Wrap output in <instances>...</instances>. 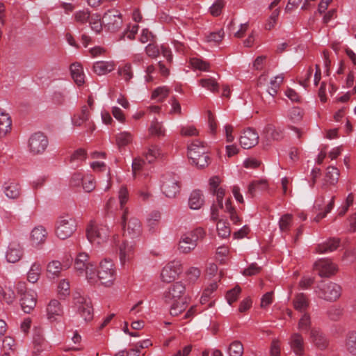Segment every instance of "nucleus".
Returning a JSON list of instances; mask_svg holds the SVG:
<instances>
[{"instance_id":"nucleus-1","label":"nucleus","mask_w":356,"mask_h":356,"mask_svg":"<svg viewBox=\"0 0 356 356\" xmlns=\"http://www.w3.org/2000/svg\"><path fill=\"white\" fill-rule=\"evenodd\" d=\"M74 268L79 275H85L91 284L97 283L96 266L89 259L86 252H80L74 260Z\"/></svg>"},{"instance_id":"nucleus-2","label":"nucleus","mask_w":356,"mask_h":356,"mask_svg":"<svg viewBox=\"0 0 356 356\" xmlns=\"http://www.w3.org/2000/svg\"><path fill=\"white\" fill-rule=\"evenodd\" d=\"M120 222L124 231L123 236L125 238L134 239L140 236L142 233L141 223L138 218L130 216L128 208L126 207L122 211Z\"/></svg>"},{"instance_id":"nucleus-3","label":"nucleus","mask_w":356,"mask_h":356,"mask_svg":"<svg viewBox=\"0 0 356 356\" xmlns=\"http://www.w3.org/2000/svg\"><path fill=\"white\" fill-rule=\"evenodd\" d=\"M75 220L69 215L59 216L55 223V234L58 238L65 240L70 238L76 230Z\"/></svg>"},{"instance_id":"nucleus-4","label":"nucleus","mask_w":356,"mask_h":356,"mask_svg":"<svg viewBox=\"0 0 356 356\" xmlns=\"http://www.w3.org/2000/svg\"><path fill=\"white\" fill-rule=\"evenodd\" d=\"M49 145L47 136L41 131L33 134L29 138L27 147L29 152L33 155L43 154Z\"/></svg>"},{"instance_id":"nucleus-5","label":"nucleus","mask_w":356,"mask_h":356,"mask_svg":"<svg viewBox=\"0 0 356 356\" xmlns=\"http://www.w3.org/2000/svg\"><path fill=\"white\" fill-rule=\"evenodd\" d=\"M114 264L111 260L104 259L101 261L97 271H96L97 282L101 284L108 286L113 284L115 278Z\"/></svg>"},{"instance_id":"nucleus-6","label":"nucleus","mask_w":356,"mask_h":356,"mask_svg":"<svg viewBox=\"0 0 356 356\" xmlns=\"http://www.w3.org/2000/svg\"><path fill=\"white\" fill-rule=\"evenodd\" d=\"M180 188V182L175 174L168 173L163 176L161 190L166 197H175Z\"/></svg>"},{"instance_id":"nucleus-7","label":"nucleus","mask_w":356,"mask_h":356,"mask_svg":"<svg viewBox=\"0 0 356 356\" xmlns=\"http://www.w3.org/2000/svg\"><path fill=\"white\" fill-rule=\"evenodd\" d=\"M318 296L327 301H336L341 296V288L332 282L321 283L318 286Z\"/></svg>"},{"instance_id":"nucleus-8","label":"nucleus","mask_w":356,"mask_h":356,"mask_svg":"<svg viewBox=\"0 0 356 356\" xmlns=\"http://www.w3.org/2000/svg\"><path fill=\"white\" fill-rule=\"evenodd\" d=\"M88 239L92 243L98 245L107 241L109 236L108 228L104 225H90L86 229Z\"/></svg>"},{"instance_id":"nucleus-9","label":"nucleus","mask_w":356,"mask_h":356,"mask_svg":"<svg viewBox=\"0 0 356 356\" xmlns=\"http://www.w3.org/2000/svg\"><path fill=\"white\" fill-rule=\"evenodd\" d=\"M104 26L111 32H115L122 24L121 13L115 9L107 10L102 17Z\"/></svg>"},{"instance_id":"nucleus-10","label":"nucleus","mask_w":356,"mask_h":356,"mask_svg":"<svg viewBox=\"0 0 356 356\" xmlns=\"http://www.w3.org/2000/svg\"><path fill=\"white\" fill-rule=\"evenodd\" d=\"M75 305L78 313L86 321H90L93 318V307L90 298L79 296L74 298Z\"/></svg>"},{"instance_id":"nucleus-11","label":"nucleus","mask_w":356,"mask_h":356,"mask_svg":"<svg viewBox=\"0 0 356 356\" xmlns=\"http://www.w3.org/2000/svg\"><path fill=\"white\" fill-rule=\"evenodd\" d=\"M181 271L182 268L180 261H172L163 268L161 277L164 282L170 283L174 281Z\"/></svg>"},{"instance_id":"nucleus-12","label":"nucleus","mask_w":356,"mask_h":356,"mask_svg":"<svg viewBox=\"0 0 356 356\" xmlns=\"http://www.w3.org/2000/svg\"><path fill=\"white\" fill-rule=\"evenodd\" d=\"M314 268L321 277H330L337 271V266L331 259H321L314 264Z\"/></svg>"},{"instance_id":"nucleus-13","label":"nucleus","mask_w":356,"mask_h":356,"mask_svg":"<svg viewBox=\"0 0 356 356\" xmlns=\"http://www.w3.org/2000/svg\"><path fill=\"white\" fill-rule=\"evenodd\" d=\"M186 291V287L181 282H177L172 284L164 293V300L167 303L181 300V298Z\"/></svg>"},{"instance_id":"nucleus-14","label":"nucleus","mask_w":356,"mask_h":356,"mask_svg":"<svg viewBox=\"0 0 356 356\" xmlns=\"http://www.w3.org/2000/svg\"><path fill=\"white\" fill-rule=\"evenodd\" d=\"M259 142L258 133L252 128L243 131L240 137V144L244 149H250L257 145Z\"/></svg>"},{"instance_id":"nucleus-15","label":"nucleus","mask_w":356,"mask_h":356,"mask_svg":"<svg viewBox=\"0 0 356 356\" xmlns=\"http://www.w3.org/2000/svg\"><path fill=\"white\" fill-rule=\"evenodd\" d=\"M47 237V232L46 229L43 226L39 225L32 229L30 234L29 241L33 246H38L43 244Z\"/></svg>"},{"instance_id":"nucleus-16","label":"nucleus","mask_w":356,"mask_h":356,"mask_svg":"<svg viewBox=\"0 0 356 356\" xmlns=\"http://www.w3.org/2000/svg\"><path fill=\"white\" fill-rule=\"evenodd\" d=\"M119 257L122 264L129 261L134 255V244L129 243L127 238H125L121 244L119 245Z\"/></svg>"},{"instance_id":"nucleus-17","label":"nucleus","mask_w":356,"mask_h":356,"mask_svg":"<svg viewBox=\"0 0 356 356\" xmlns=\"http://www.w3.org/2000/svg\"><path fill=\"white\" fill-rule=\"evenodd\" d=\"M67 264H62L59 261L53 260L47 266V276L50 280H54L60 275L63 269H67Z\"/></svg>"},{"instance_id":"nucleus-18","label":"nucleus","mask_w":356,"mask_h":356,"mask_svg":"<svg viewBox=\"0 0 356 356\" xmlns=\"http://www.w3.org/2000/svg\"><path fill=\"white\" fill-rule=\"evenodd\" d=\"M310 338L314 346L320 350H324L328 346V340L325 334L318 329H311Z\"/></svg>"},{"instance_id":"nucleus-19","label":"nucleus","mask_w":356,"mask_h":356,"mask_svg":"<svg viewBox=\"0 0 356 356\" xmlns=\"http://www.w3.org/2000/svg\"><path fill=\"white\" fill-rule=\"evenodd\" d=\"M22 247L19 243L13 241L9 244L6 252V259L9 263H15L22 257Z\"/></svg>"},{"instance_id":"nucleus-20","label":"nucleus","mask_w":356,"mask_h":356,"mask_svg":"<svg viewBox=\"0 0 356 356\" xmlns=\"http://www.w3.org/2000/svg\"><path fill=\"white\" fill-rule=\"evenodd\" d=\"M196 246L197 243H195V239L186 233L181 236L178 248L182 253L188 254L194 250Z\"/></svg>"},{"instance_id":"nucleus-21","label":"nucleus","mask_w":356,"mask_h":356,"mask_svg":"<svg viewBox=\"0 0 356 356\" xmlns=\"http://www.w3.org/2000/svg\"><path fill=\"white\" fill-rule=\"evenodd\" d=\"M71 76L76 84L79 86H82L85 83V75L83 67L79 63H74L70 67Z\"/></svg>"},{"instance_id":"nucleus-22","label":"nucleus","mask_w":356,"mask_h":356,"mask_svg":"<svg viewBox=\"0 0 356 356\" xmlns=\"http://www.w3.org/2000/svg\"><path fill=\"white\" fill-rule=\"evenodd\" d=\"M290 346L293 351L297 355H302L305 353L304 339L299 333H294L290 339Z\"/></svg>"},{"instance_id":"nucleus-23","label":"nucleus","mask_w":356,"mask_h":356,"mask_svg":"<svg viewBox=\"0 0 356 356\" xmlns=\"http://www.w3.org/2000/svg\"><path fill=\"white\" fill-rule=\"evenodd\" d=\"M37 303V293L34 291L24 292V313L29 314Z\"/></svg>"},{"instance_id":"nucleus-24","label":"nucleus","mask_w":356,"mask_h":356,"mask_svg":"<svg viewBox=\"0 0 356 356\" xmlns=\"http://www.w3.org/2000/svg\"><path fill=\"white\" fill-rule=\"evenodd\" d=\"M32 343L34 346L35 353L42 350V347L45 343V339L43 336V332L40 326H35L33 330Z\"/></svg>"},{"instance_id":"nucleus-25","label":"nucleus","mask_w":356,"mask_h":356,"mask_svg":"<svg viewBox=\"0 0 356 356\" xmlns=\"http://www.w3.org/2000/svg\"><path fill=\"white\" fill-rule=\"evenodd\" d=\"M12 120L8 113L0 108V137H3L11 130Z\"/></svg>"},{"instance_id":"nucleus-26","label":"nucleus","mask_w":356,"mask_h":356,"mask_svg":"<svg viewBox=\"0 0 356 356\" xmlns=\"http://www.w3.org/2000/svg\"><path fill=\"white\" fill-rule=\"evenodd\" d=\"M340 239L338 238H331L327 241L319 244L316 248V252L318 253H326L334 251L339 246Z\"/></svg>"},{"instance_id":"nucleus-27","label":"nucleus","mask_w":356,"mask_h":356,"mask_svg":"<svg viewBox=\"0 0 356 356\" xmlns=\"http://www.w3.org/2000/svg\"><path fill=\"white\" fill-rule=\"evenodd\" d=\"M204 203V195L201 191L195 190L190 195L188 204L192 209H199Z\"/></svg>"},{"instance_id":"nucleus-28","label":"nucleus","mask_w":356,"mask_h":356,"mask_svg":"<svg viewBox=\"0 0 356 356\" xmlns=\"http://www.w3.org/2000/svg\"><path fill=\"white\" fill-rule=\"evenodd\" d=\"M47 317L50 321H54L56 316L62 315L63 309L59 301L57 300H51L47 305Z\"/></svg>"},{"instance_id":"nucleus-29","label":"nucleus","mask_w":356,"mask_h":356,"mask_svg":"<svg viewBox=\"0 0 356 356\" xmlns=\"http://www.w3.org/2000/svg\"><path fill=\"white\" fill-rule=\"evenodd\" d=\"M114 70L113 62L97 61L93 65V71L97 75L105 74Z\"/></svg>"},{"instance_id":"nucleus-30","label":"nucleus","mask_w":356,"mask_h":356,"mask_svg":"<svg viewBox=\"0 0 356 356\" xmlns=\"http://www.w3.org/2000/svg\"><path fill=\"white\" fill-rule=\"evenodd\" d=\"M3 190L8 197L15 199L20 195L21 185L19 183L11 181L4 186Z\"/></svg>"},{"instance_id":"nucleus-31","label":"nucleus","mask_w":356,"mask_h":356,"mask_svg":"<svg viewBox=\"0 0 356 356\" xmlns=\"http://www.w3.org/2000/svg\"><path fill=\"white\" fill-rule=\"evenodd\" d=\"M223 209L225 212L229 214V218L234 224H241V219L237 215L235 208L232 205V201L230 198L226 200L225 207L223 206Z\"/></svg>"},{"instance_id":"nucleus-32","label":"nucleus","mask_w":356,"mask_h":356,"mask_svg":"<svg viewBox=\"0 0 356 356\" xmlns=\"http://www.w3.org/2000/svg\"><path fill=\"white\" fill-rule=\"evenodd\" d=\"M41 270V265L38 262L33 263L27 273V280L33 284L37 282L40 278Z\"/></svg>"},{"instance_id":"nucleus-33","label":"nucleus","mask_w":356,"mask_h":356,"mask_svg":"<svg viewBox=\"0 0 356 356\" xmlns=\"http://www.w3.org/2000/svg\"><path fill=\"white\" fill-rule=\"evenodd\" d=\"M268 187L266 179H260L252 181L248 186V193L251 197H254L257 190H266Z\"/></svg>"},{"instance_id":"nucleus-34","label":"nucleus","mask_w":356,"mask_h":356,"mask_svg":"<svg viewBox=\"0 0 356 356\" xmlns=\"http://www.w3.org/2000/svg\"><path fill=\"white\" fill-rule=\"evenodd\" d=\"M346 348L352 355H356V332H348L346 337Z\"/></svg>"},{"instance_id":"nucleus-35","label":"nucleus","mask_w":356,"mask_h":356,"mask_svg":"<svg viewBox=\"0 0 356 356\" xmlns=\"http://www.w3.org/2000/svg\"><path fill=\"white\" fill-rule=\"evenodd\" d=\"M89 118V108L86 105H84L81 108V113L74 116L72 118V122L74 125L81 126L84 122L87 121Z\"/></svg>"},{"instance_id":"nucleus-36","label":"nucleus","mask_w":356,"mask_h":356,"mask_svg":"<svg viewBox=\"0 0 356 356\" xmlns=\"http://www.w3.org/2000/svg\"><path fill=\"white\" fill-rule=\"evenodd\" d=\"M116 144L119 149L122 148L123 147L127 146L132 141V136L129 132H122L118 134L116 137Z\"/></svg>"},{"instance_id":"nucleus-37","label":"nucleus","mask_w":356,"mask_h":356,"mask_svg":"<svg viewBox=\"0 0 356 356\" xmlns=\"http://www.w3.org/2000/svg\"><path fill=\"white\" fill-rule=\"evenodd\" d=\"M268 136L275 140H280L283 138V133L280 129H277L273 124H268L264 129Z\"/></svg>"},{"instance_id":"nucleus-38","label":"nucleus","mask_w":356,"mask_h":356,"mask_svg":"<svg viewBox=\"0 0 356 356\" xmlns=\"http://www.w3.org/2000/svg\"><path fill=\"white\" fill-rule=\"evenodd\" d=\"M243 350L242 343L238 340L232 342L228 347V353L230 356H242Z\"/></svg>"},{"instance_id":"nucleus-39","label":"nucleus","mask_w":356,"mask_h":356,"mask_svg":"<svg viewBox=\"0 0 356 356\" xmlns=\"http://www.w3.org/2000/svg\"><path fill=\"white\" fill-rule=\"evenodd\" d=\"M339 177V170L337 168L334 166H329L327 168V172L325 174V181L334 185L338 181Z\"/></svg>"},{"instance_id":"nucleus-40","label":"nucleus","mask_w":356,"mask_h":356,"mask_svg":"<svg viewBox=\"0 0 356 356\" xmlns=\"http://www.w3.org/2000/svg\"><path fill=\"white\" fill-rule=\"evenodd\" d=\"M88 22L93 31L97 33H100L102 29V26L104 25L102 23V17L100 15L95 14L91 15Z\"/></svg>"},{"instance_id":"nucleus-41","label":"nucleus","mask_w":356,"mask_h":356,"mask_svg":"<svg viewBox=\"0 0 356 356\" xmlns=\"http://www.w3.org/2000/svg\"><path fill=\"white\" fill-rule=\"evenodd\" d=\"M294 308L300 312L305 310L308 307V300L303 293L296 296L293 300Z\"/></svg>"},{"instance_id":"nucleus-42","label":"nucleus","mask_w":356,"mask_h":356,"mask_svg":"<svg viewBox=\"0 0 356 356\" xmlns=\"http://www.w3.org/2000/svg\"><path fill=\"white\" fill-rule=\"evenodd\" d=\"M293 221V215L286 213L283 215L279 221V227L282 232H288L290 229Z\"/></svg>"},{"instance_id":"nucleus-43","label":"nucleus","mask_w":356,"mask_h":356,"mask_svg":"<svg viewBox=\"0 0 356 356\" xmlns=\"http://www.w3.org/2000/svg\"><path fill=\"white\" fill-rule=\"evenodd\" d=\"M186 300H184L181 299V301H177L172 303V306L170 307V313L173 316H177L182 312H184L186 308Z\"/></svg>"},{"instance_id":"nucleus-44","label":"nucleus","mask_w":356,"mask_h":356,"mask_svg":"<svg viewBox=\"0 0 356 356\" xmlns=\"http://www.w3.org/2000/svg\"><path fill=\"white\" fill-rule=\"evenodd\" d=\"M216 227L218 234L220 237L225 238L229 236L231 229L228 222L220 220L217 222Z\"/></svg>"},{"instance_id":"nucleus-45","label":"nucleus","mask_w":356,"mask_h":356,"mask_svg":"<svg viewBox=\"0 0 356 356\" xmlns=\"http://www.w3.org/2000/svg\"><path fill=\"white\" fill-rule=\"evenodd\" d=\"M118 72V74L127 82L129 81L134 76L130 63H127L124 66L120 67Z\"/></svg>"},{"instance_id":"nucleus-46","label":"nucleus","mask_w":356,"mask_h":356,"mask_svg":"<svg viewBox=\"0 0 356 356\" xmlns=\"http://www.w3.org/2000/svg\"><path fill=\"white\" fill-rule=\"evenodd\" d=\"M149 131L151 135L156 136L158 137L164 136L165 129L162 124L157 120L152 121Z\"/></svg>"},{"instance_id":"nucleus-47","label":"nucleus","mask_w":356,"mask_h":356,"mask_svg":"<svg viewBox=\"0 0 356 356\" xmlns=\"http://www.w3.org/2000/svg\"><path fill=\"white\" fill-rule=\"evenodd\" d=\"M284 76L282 74L277 75L274 80L270 81V86L268 89L269 95L274 97L280 88V84L283 82Z\"/></svg>"},{"instance_id":"nucleus-48","label":"nucleus","mask_w":356,"mask_h":356,"mask_svg":"<svg viewBox=\"0 0 356 356\" xmlns=\"http://www.w3.org/2000/svg\"><path fill=\"white\" fill-rule=\"evenodd\" d=\"M170 90L167 87H159L152 94V98H159V102H162L169 95Z\"/></svg>"},{"instance_id":"nucleus-49","label":"nucleus","mask_w":356,"mask_h":356,"mask_svg":"<svg viewBox=\"0 0 356 356\" xmlns=\"http://www.w3.org/2000/svg\"><path fill=\"white\" fill-rule=\"evenodd\" d=\"M342 315L343 309L340 307L332 306L327 311V316L334 321L339 320Z\"/></svg>"},{"instance_id":"nucleus-50","label":"nucleus","mask_w":356,"mask_h":356,"mask_svg":"<svg viewBox=\"0 0 356 356\" xmlns=\"http://www.w3.org/2000/svg\"><path fill=\"white\" fill-rule=\"evenodd\" d=\"M241 292V289L238 285L227 292L226 299L229 305H232L234 302L237 300Z\"/></svg>"},{"instance_id":"nucleus-51","label":"nucleus","mask_w":356,"mask_h":356,"mask_svg":"<svg viewBox=\"0 0 356 356\" xmlns=\"http://www.w3.org/2000/svg\"><path fill=\"white\" fill-rule=\"evenodd\" d=\"M200 83L202 87L211 92H218V83L213 79H202L200 81Z\"/></svg>"},{"instance_id":"nucleus-52","label":"nucleus","mask_w":356,"mask_h":356,"mask_svg":"<svg viewBox=\"0 0 356 356\" xmlns=\"http://www.w3.org/2000/svg\"><path fill=\"white\" fill-rule=\"evenodd\" d=\"M311 327V318L308 314H304L298 322V329L308 332Z\"/></svg>"},{"instance_id":"nucleus-53","label":"nucleus","mask_w":356,"mask_h":356,"mask_svg":"<svg viewBox=\"0 0 356 356\" xmlns=\"http://www.w3.org/2000/svg\"><path fill=\"white\" fill-rule=\"evenodd\" d=\"M15 298L14 292L8 289L6 291L0 286V301H5L7 303H11Z\"/></svg>"},{"instance_id":"nucleus-54","label":"nucleus","mask_w":356,"mask_h":356,"mask_svg":"<svg viewBox=\"0 0 356 356\" xmlns=\"http://www.w3.org/2000/svg\"><path fill=\"white\" fill-rule=\"evenodd\" d=\"M82 186L83 190L86 192L90 193L95 188V182L94 178L91 175L84 177Z\"/></svg>"},{"instance_id":"nucleus-55","label":"nucleus","mask_w":356,"mask_h":356,"mask_svg":"<svg viewBox=\"0 0 356 356\" xmlns=\"http://www.w3.org/2000/svg\"><path fill=\"white\" fill-rule=\"evenodd\" d=\"M191 64L193 67L204 71L208 70L210 66L209 63L197 58H191Z\"/></svg>"},{"instance_id":"nucleus-56","label":"nucleus","mask_w":356,"mask_h":356,"mask_svg":"<svg viewBox=\"0 0 356 356\" xmlns=\"http://www.w3.org/2000/svg\"><path fill=\"white\" fill-rule=\"evenodd\" d=\"M58 292L61 297L68 295L70 293V282L66 280H61L58 286Z\"/></svg>"},{"instance_id":"nucleus-57","label":"nucleus","mask_w":356,"mask_h":356,"mask_svg":"<svg viewBox=\"0 0 356 356\" xmlns=\"http://www.w3.org/2000/svg\"><path fill=\"white\" fill-rule=\"evenodd\" d=\"M261 270V268L256 263L251 264L247 268L243 271V275L245 276H252L259 274Z\"/></svg>"},{"instance_id":"nucleus-58","label":"nucleus","mask_w":356,"mask_h":356,"mask_svg":"<svg viewBox=\"0 0 356 356\" xmlns=\"http://www.w3.org/2000/svg\"><path fill=\"white\" fill-rule=\"evenodd\" d=\"M209 160L210 158L207 155L206 150H203L201 154V157L200 158V160H195L192 163L200 168H204L209 165Z\"/></svg>"},{"instance_id":"nucleus-59","label":"nucleus","mask_w":356,"mask_h":356,"mask_svg":"<svg viewBox=\"0 0 356 356\" xmlns=\"http://www.w3.org/2000/svg\"><path fill=\"white\" fill-rule=\"evenodd\" d=\"M83 175L81 172L74 173L70 180V186L71 187H78L83 181Z\"/></svg>"},{"instance_id":"nucleus-60","label":"nucleus","mask_w":356,"mask_h":356,"mask_svg":"<svg viewBox=\"0 0 356 356\" xmlns=\"http://www.w3.org/2000/svg\"><path fill=\"white\" fill-rule=\"evenodd\" d=\"M129 193L126 186H122L119 191V200L120 203V208L124 211L125 209L124 204L128 200Z\"/></svg>"},{"instance_id":"nucleus-61","label":"nucleus","mask_w":356,"mask_h":356,"mask_svg":"<svg viewBox=\"0 0 356 356\" xmlns=\"http://www.w3.org/2000/svg\"><path fill=\"white\" fill-rule=\"evenodd\" d=\"M289 118L293 122L300 121L302 118V111L298 107H293L290 111Z\"/></svg>"},{"instance_id":"nucleus-62","label":"nucleus","mask_w":356,"mask_h":356,"mask_svg":"<svg viewBox=\"0 0 356 356\" xmlns=\"http://www.w3.org/2000/svg\"><path fill=\"white\" fill-rule=\"evenodd\" d=\"M90 15L88 11L81 10L75 14V19L77 22L85 24L89 22Z\"/></svg>"},{"instance_id":"nucleus-63","label":"nucleus","mask_w":356,"mask_h":356,"mask_svg":"<svg viewBox=\"0 0 356 356\" xmlns=\"http://www.w3.org/2000/svg\"><path fill=\"white\" fill-rule=\"evenodd\" d=\"M224 6L222 0H218L210 8V13L213 16H218L221 13L222 8Z\"/></svg>"},{"instance_id":"nucleus-64","label":"nucleus","mask_w":356,"mask_h":356,"mask_svg":"<svg viewBox=\"0 0 356 356\" xmlns=\"http://www.w3.org/2000/svg\"><path fill=\"white\" fill-rule=\"evenodd\" d=\"M86 151L84 149L80 148L77 150L74 151V152L72 154L70 157V161L72 162L74 161H83L86 158Z\"/></svg>"}]
</instances>
